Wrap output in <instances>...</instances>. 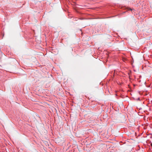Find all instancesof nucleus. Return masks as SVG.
<instances>
[{
  "mask_svg": "<svg viewBox=\"0 0 152 152\" xmlns=\"http://www.w3.org/2000/svg\"><path fill=\"white\" fill-rule=\"evenodd\" d=\"M151 146L152 147V143H151Z\"/></svg>",
  "mask_w": 152,
  "mask_h": 152,
  "instance_id": "f257e3e1",
  "label": "nucleus"
},
{
  "mask_svg": "<svg viewBox=\"0 0 152 152\" xmlns=\"http://www.w3.org/2000/svg\"><path fill=\"white\" fill-rule=\"evenodd\" d=\"M138 99L139 100H140V98H138Z\"/></svg>",
  "mask_w": 152,
  "mask_h": 152,
  "instance_id": "f03ea898",
  "label": "nucleus"
}]
</instances>
